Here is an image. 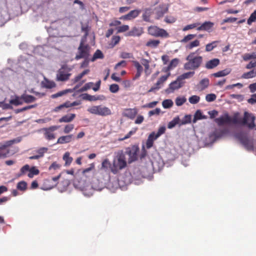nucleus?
Instances as JSON below:
<instances>
[{"label":"nucleus","instance_id":"1","mask_svg":"<svg viewBox=\"0 0 256 256\" xmlns=\"http://www.w3.org/2000/svg\"><path fill=\"white\" fill-rule=\"evenodd\" d=\"M127 166V162L125 154L122 151L118 152L114 158L111 168V172L114 174H117L121 170L126 168Z\"/></svg>","mask_w":256,"mask_h":256},{"label":"nucleus","instance_id":"2","mask_svg":"<svg viewBox=\"0 0 256 256\" xmlns=\"http://www.w3.org/2000/svg\"><path fill=\"white\" fill-rule=\"evenodd\" d=\"M238 113L234 114L232 118H231L230 123L234 124H240L246 125L250 128H253L255 126V117L252 114L246 112L244 113V116L242 118H238Z\"/></svg>","mask_w":256,"mask_h":256},{"label":"nucleus","instance_id":"3","mask_svg":"<svg viewBox=\"0 0 256 256\" xmlns=\"http://www.w3.org/2000/svg\"><path fill=\"white\" fill-rule=\"evenodd\" d=\"M188 62L184 64V68L186 70H194L198 68L202 62L201 56H195L194 52L190 54L186 58Z\"/></svg>","mask_w":256,"mask_h":256},{"label":"nucleus","instance_id":"4","mask_svg":"<svg viewBox=\"0 0 256 256\" xmlns=\"http://www.w3.org/2000/svg\"><path fill=\"white\" fill-rule=\"evenodd\" d=\"M88 111L92 114L102 116H110L112 114L108 108L102 105L92 106L88 109Z\"/></svg>","mask_w":256,"mask_h":256},{"label":"nucleus","instance_id":"5","mask_svg":"<svg viewBox=\"0 0 256 256\" xmlns=\"http://www.w3.org/2000/svg\"><path fill=\"white\" fill-rule=\"evenodd\" d=\"M72 68L66 64H64L58 70L56 74V80L58 81L68 80L71 76L70 72Z\"/></svg>","mask_w":256,"mask_h":256},{"label":"nucleus","instance_id":"6","mask_svg":"<svg viewBox=\"0 0 256 256\" xmlns=\"http://www.w3.org/2000/svg\"><path fill=\"white\" fill-rule=\"evenodd\" d=\"M235 136L247 150H254V146L252 139L249 138L246 134L242 133H238L236 134Z\"/></svg>","mask_w":256,"mask_h":256},{"label":"nucleus","instance_id":"7","mask_svg":"<svg viewBox=\"0 0 256 256\" xmlns=\"http://www.w3.org/2000/svg\"><path fill=\"white\" fill-rule=\"evenodd\" d=\"M78 50V54H76L75 56L76 60L88 58L90 56V47L87 44H84L83 40H81Z\"/></svg>","mask_w":256,"mask_h":256},{"label":"nucleus","instance_id":"8","mask_svg":"<svg viewBox=\"0 0 256 256\" xmlns=\"http://www.w3.org/2000/svg\"><path fill=\"white\" fill-rule=\"evenodd\" d=\"M148 34L155 37L168 38V33L164 29L156 26H151L148 28Z\"/></svg>","mask_w":256,"mask_h":256},{"label":"nucleus","instance_id":"9","mask_svg":"<svg viewBox=\"0 0 256 256\" xmlns=\"http://www.w3.org/2000/svg\"><path fill=\"white\" fill-rule=\"evenodd\" d=\"M139 152V148L138 146H132L126 149V154L128 155V162L130 164L138 160V154Z\"/></svg>","mask_w":256,"mask_h":256},{"label":"nucleus","instance_id":"10","mask_svg":"<svg viewBox=\"0 0 256 256\" xmlns=\"http://www.w3.org/2000/svg\"><path fill=\"white\" fill-rule=\"evenodd\" d=\"M59 126H53L47 128H43L42 131L44 132V136L45 138L48 140H52L55 138V135L53 132L57 130L59 128Z\"/></svg>","mask_w":256,"mask_h":256},{"label":"nucleus","instance_id":"11","mask_svg":"<svg viewBox=\"0 0 256 256\" xmlns=\"http://www.w3.org/2000/svg\"><path fill=\"white\" fill-rule=\"evenodd\" d=\"M170 72H168L166 75L162 76L158 78L157 82L154 86H152L149 90L148 92H152L156 90H159L163 85V84L167 80L168 78L170 76Z\"/></svg>","mask_w":256,"mask_h":256},{"label":"nucleus","instance_id":"12","mask_svg":"<svg viewBox=\"0 0 256 256\" xmlns=\"http://www.w3.org/2000/svg\"><path fill=\"white\" fill-rule=\"evenodd\" d=\"M138 113V110L137 108H125L122 113V115L124 117L128 118L130 120H134Z\"/></svg>","mask_w":256,"mask_h":256},{"label":"nucleus","instance_id":"13","mask_svg":"<svg viewBox=\"0 0 256 256\" xmlns=\"http://www.w3.org/2000/svg\"><path fill=\"white\" fill-rule=\"evenodd\" d=\"M184 84V81H182L179 76L178 77L176 80L172 82L169 84V88L166 91L170 90V92H173L174 90H178L182 88Z\"/></svg>","mask_w":256,"mask_h":256},{"label":"nucleus","instance_id":"14","mask_svg":"<svg viewBox=\"0 0 256 256\" xmlns=\"http://www.w3.org/2000/svg\"><path fill=\"white\" fill-rule=\"evenodd\" d=\"M231 117L228 114H225L224 115L214 119V122L219 126H222L224 124H230Z\"/></svg>","mask_w":256,"mask_h":256},{"label":"nucleus","instance_id":"15","mask_svg":"<svg viewBox=\"0 0 256 256\" xmlns=\"http://www.w3.org/2000/svg\"><path fill=\"white\" fill-rule=\"evenodd\" d=\"M228 132V128H224L222 129H216L211 134L212 137H214L215 140L220 138Z\"/></svg>","mask_w":256,"mask_h":256},{"label":"nucleus","instance_id":"16","mask_svg":"<svg viewBox=\"0 0 256 256\" xmlns=\"http://www.w3.org/2000/svg\"><path fill=\"white\" fill-rule=\"evenodd\" d=\"M61 176L60 174H59L58 176L52 177L50 179H46L44 180V184L48 185L47 188L50 189L55 186L58 184V181Z\"/></svg>","mask_w":256,"mask_h":256},{"label":"nucleus","instance_id":"17","mask_svg":"<svg viewBox=\"0 0 256 256\" xmlns=\"http://www.w3.org/2000/svg\"><path fill=\"white\" fill-rule=\"evenodd\" d=\"M168 8L167 6L164 5H160L156 8V19H160L164 15L167 13L168 12Z\"/></svg>","mask_w":256,"mask_h":256},{"label":"nucleus","instance_id":"18","mask_svg":"<svg viewBox=\"0 0 256 256\" xmlns=\"http://www.w3.org/2000/svg\"><path fill=\"white\" fill-rule=\"evenodd\" d=\"M140 12V10H135L130 12L127 14L122 16L120 19L124 20H131L136 18Z\"/></svg>","mask_w":256,"mask_h":256},{"label":"nucleus","instance_id":"19","mask_svg":"<svg viewBox=\"0 0 256 256\" xmlns=\"http://www.w3.org/2000/svg\"><path fill=\"white\" fill-rule=\"evenodd\" d=\"M144 32L142 28L134 27L126 34L128 36H140Z\"/></svg>","mask_w":256,"mask_h":256},{"label":"nucleus","instance_id":"20","mask_svg":"<svg viewBox=\"0 0 256 256\" xmlns=\"http://www.w3.org/2000/svg\"><path fill=\"white\" fill-rule=\"evenodd\" d=\"M214 24L210 22H205L197 28L198 30H205L209 32L213 27Z\"/></svg>","mask_w":256,"mask_h":256},{"label":"nucleus","instance_id":"21","mask_svg":"<svg viewBox=\"0 0 256 256\" xmlns=\"http://www.w3.org/2000/svg\"><path fill=\"white\" fill-rule=\"evenodd\" d=\"M72 134L61 136L58 139L56 144H64L70 142L72 140Z\"/></svg>","mask_w":256,"mask_h":256},{"label":"nucleus","instance_id":"22","mask_svg":"<svg viewBox=\"0 0 256 256\" xmlns=\"http://www.w3.org/2000/svg\"><path fill=\"white\" fill-rule=\"evenodd\" d=\"M133 64L136 69V73L134 78V80L138 79L140 76L142 71L143 68L140 64L138 61L134 60L132 62Z\"/></svg>","mask_w":256,"mask_h":256},{"label":"nucleus","instance_id":"23","mask_svg":"<svg viewBox=\"0 0 256 256\" xmlns=\"http://www.w3.org/2000/svg\"><path fill=\"white\" fill-rule=\"evenodd\" d=\"M220 61L218 58H214L208 61L206 64V68L207 69H212L216 68L220 64Z\"/></svg>","mask_w":256,"mask_h":256},{"label":"nucleus","instance_id":"24","mask_svg":"<svg viewBox=\"0 0 256 256\" xmlns=\"http://www.w3.org/2000/svg\"><path fill=\"white\" fill-rule=\"evenodd\" d=\"M10 104L15 106L22 105L23 104L22 95L21 96H14L13 98L10 100Z\"/></svg>","mask_w":256,"mask_h":256},{"label":"nucleus","instance_id":"25","mask_svg":"<svg viewBox=\"0 0 256 256\" xmlns=\"http://www.w3.org/2000/svg\"><path fill=\"white\" fill-rule=\"evenodd\" d=\"M76 118V114H68L62 116L58 120L60 122H72Z\"/></svg>","mask_w":256,"mask_h":256},{"label":"nucleus","instance_id":"26","mask_svg":"<svg viewBox=\"0 0 256 256\" xmlns=\"http://www.w3.org/2000/svg\"><path fill=\"white\" fill-rule=\"evenodd\" d=\"M8 147L7 144H0V158H6L9 154V150L7 148Z\"/></svg>","mask_w":256,"mask_h":256},{"label":"nucleus","instance_id":"27","mask_svg":"<svg viewBox=\"0 0 256 256\" xmlns=\"http://www.w3.org/2000/svg\"><path fill=\"white\" fill-rule=\"evenodd\" d=\"M154 132H152L150 134L146 142V147L148 149L151 148L154 144V141L156 138L154 136Z\"/></svg>","mask_w":256,"mask_h":256},{"label":"nucleus","instance_id":"28","mask_svg":"<svg viewBox=\"0 0 256 256\" xmlns=\"http://www.w3.org/2000/svg\"><path fill=\"white\" fill-rule=\"evenodd\" d=\"M63 160L64 161L65 166H69L72 162L73 158L70 156V154L67 152L64 153L62 157Z\"/></svg>","mask_w":256,"mask_h":256},{"label":"nucleus","instance_id":"29","mask_svg":"<svg viewBox=\"0 0 256 256\" xmlns=\"http://www.w3.org/2000/svg\"><path fill=\"white\" fill-rule=\"evenodd\" d=\"M179 62V60L175 58L171 60L168 66L166 68L165 72H168L176 68Z\"/></svg>","mask_w":256,"mask_h":256},{"label":"nucleus","instance_id":"30","mask_svg":"<svg viewBox=\"0 0 256 256\" xmlns=\"http://www.w3.org/2000/svg\"><path fill=\"white\" fill-rule=\"evenodd\" d=\"M22 98L23 100V103L25 102L26 104L32 102L36 100V98L32 96L23 94H22Z\"/></svg>","mask_w":256,"mask_h":256},{"label":"nucleus","instance_id":"31","mask_svg":"<svg viewBox=\"0 0 256 256\" xmlns=\"http://www.w3.org/2000/svg\"><path fill=\"white\" fill-rule=\"evenodd\" d=\"M256 76V68L253 69L252 70L245 72L242 76V78L248 79L253 78Z\"/></svg>","mask_w":256,"mask_h":256},{"label":"nucleus","instance_id":"32","mask_svg":"<svg viewBox=\"0 0 256 256\" xmlns=\"http://www.w3.org/2000/svg\"><path fill=\"white\" fill-rule=\"evenodd\" d=\"M220 42V41L218 40H216L213 41L210 43L208 44L206 46V51L208 52H211L212 50L214 48H216L218 44Z\"/></svg>","mask_w":256,"mask_h":256},{"label":"nucleus","instance_id":"33","mask_svg":"<svg viewBox=\"0 0 256 256\" xmlns=\"http://www.w3.org/2000/svg\"><path fill=\"white\" fill-rule=\"evenodd\" d=\"M160 44V41L159 40H150L147 42L146 46L151 48H156Z\"/></svg>","mask_w":256,"mask_h":256},{"label":"nucleus","instance_id":"34","mask_svg":"<svg viewBox=\"0 0 256 256\" xmlns=\"http://www.w3.org/2000/svg\"><path fill=\"white\" fill-rule=\"evenodd\" d=\"M104 58V54L100 50H97L91 58V62H94L97 59H102Z\"/></svg>","mask_w":256,"mask_h":256},{"label":"nucleus","instance_id":"35","mask_svg":"<svg viewBox=\"0 0 256 256\" xmlns=\"http://www.w3.org/2000/svg\"><path fill=\"white\" fill-rule=\"evenodd\" d=\"M70 107H72V102H70L69 101H67L66 102H64V104H62L56 107L54 109L53 111L54 112H58L60 110H62V108H70Z\"/></svg>","mask_w":256,"mask_h":256},{"label":"nucleus","instance_id":"36","mask_svg":"<svg viewBox=\"0 0 256 256\" xmlns=\"http://www.w3.org/2000/svg\"><path fill=\"white\" fill-rule=\"evenodd\" d=\"M230 72L229 69H225L219 71L217 72L214 73L212 75L216 78L226 76Z\"/></svg>","mask_w":256,"mask_h":256},{"label":"nucleus","instance_id":"37","mask_svg":"<svg viewBox=\"0 0 256 256\" xmlns=\"http://www.w3.org/2000/svg\"><path fill=\"white\" fill-rule=\"evenodd\" d=\"M205 118H206V116L202 115L200 110H198L194 114L192 122L195 123L198 120Z\"/></svg>","mask_w":256,"mask_h":256},{"label":"nucleus","instance_id":"38","mask_svg":"<svg viewBox=\"0 0 256 256\" xmlns=\"http://www.w3.org/2000/svg\"><path fill=\"white\" fill-rule=\"evenodd\" d=\"M82 98L85 100L89 101H96L100 100V96H91L88 94H82Z\"/></svg>","mask_w":256,"mask_h":256},{"label":"nucleus","instance_id":"39","mask_svg":"<svg viewBox=\"0 0 256 256\" xmlns=\"http://www.w3.org/2000/svg\"><path fill=\"white\" fill-rule=\"evenodd\" d=\"M200 44V42L198 40H196L186 46V48L188 50H192L194 48L197 47Z\"/></svg>","mask_w":256,"mask_h":256},{"label":"nucleus","instance_id":"40","mask_svg":"<svg viewBox=\"0 0 256 256\" xmlns=\"http://www.w3.org/2000/svg\"><path fill=\"white\" fill-rule=\"evenodd\" d=\"M28 172H29L28 174V176L30 178H32L34 176L38 175L39 174L40 171L35 166H32L31 168H30Z\"/></svg>","mask_w":256,"mask_h":256},{"label":"nucleus","instance_id":"41","mask_svg":"<svg viewBox=\"0 0 256 256\" xmlns=\"http://www.w3.org/2000/svg\"><path fill=\"white\" fill-rule=\"evenodd\" d=\"M72 90H71L70 89H66V90H62V91H60V92H58L56 93V94H53L51 96V98H57L58 97H60V96H62L66 94H68V92H71Z\"/></svg>","mask_w":256,"mask_h":256},{"label":"nucleus","instance_id":"42","mask_svg":"<svg viewBox=\"0 0 256 256\" xmlns=\"http://www.w3.org/2000/svg\"><path fill=\"white\" fill-rule=\"evenodd\" d=\"M210 81L208 78H205L202 80L199 84V86L200 87V88L202 90H203L205 88H206L209 85Z\"/></svg>","mask_w":256,"mask_h":256},{"label":"nucleus","instance_id":"43","mask_svg":"<svg viewBox=\"0 0 256 256\" xmlns=\"http://www.w3.org/2000/svg\"><path fill=\"white\" fill-rule=\"evenodd\" d=\"M28 184L25 181H20L17 184L16 188L18 190L24 192L27 189Z\"/></svg>","mask_w":256,"mask_h":256},{"label":"nucleus","instance_id":"44","mask_svg":"<svg viewBox=\"0 0 256 256\" xmlns=\"http://www.w3.org/2000/svg\"><path fill=\"white\" fill-rule=\"evenodd\" d=\"M180 121V118L178 116L175 117L173 118V120L170 122L168 124V128H172L174 127L177 124L179 123Z\"/></svg>","mask_w":256,"mask_h":256},{"label":"nucleus","instance_id":"45","mask_svg":"<svg viewBox=\"0 0 256 256\" xmlns=\"http://www.w3.org/2000/svg\"><path fill=\"white\" fill-rule=\"evenodd\" d=\"M112 164L110 162L108 158L104 160L102 163V168L107 170L109 168L111 171Z\"/></svg>","mask_w":256,"mask_h":256},{"label":"nucleus","instance_id":"46","mask_svg":"<svg viewBox=\"0 0 256 256\" xmlns=\"http://www.w3.org/2000/svg\"><path fill=\"white\" fill-rule=\"evenodd\" d=\"M30 170V166L28 164H26L23 166L20 170V172L17 174L18 177H20L26 174Z\"/></svg>","mask_w":256,"mask_h":256},{"label":"nucleus","instance_id":"47","mask_svg":"<svg viewBox=\"0 0 256 256\" xmlns=\"http://www.w3.org/2000/svg\"><path fill=\"white\" fill-rule=\"evenodd\" d=\"M194 74V72H189L182 74V75L178 76L179 78L182 81H184V79L192 77Z\"/></svg>","mask_w":256,"mask_h":256},{"label":"nucleus","instance_id":"48","mask_svg":"<svg viewBox=\"0 0 256 256\" xmlns=\"http://www.w3.org/2000/svg\"><path fill=\"white\" fill-rule=\"evenodd\" d=\"M166 127L164 126H162L159 128L158 131L156 133L154 132V136L155 137V138H159L161 135L164 134L166 132Z\"/></svg>","mask_w":256,"mask_h":256},{"label":"nucleus","instance_id":"49","mask_svg":"<svg viewBox=\"0 0 256 256\" xmlns=\"http://www.w3.org/2000/svg\"><path fill=\"white\" fill-rule=\"evenodd\" d=\"M22 140V137L20 136V137H18L14 139L6 141L5 142V143L7 144V146H10L14 144H16V143H18V142H20Z\"/></svg>","mask_w":256,"mask_h":256},{"label":"nucleus","instance_id":"50","mask_svg":"<svg viewBox=\"0 0 256 256\" xmlns=\"http://www.w3.org/2000/svg\"><path fill=\"white\" fill-rule=\"evenodd\" d=\"M22 140V137L20 136V137H18L14 139L6 141L5 142V143L7 144V146H10L14 144H16V143H18V142H20Z\"/></svg>","mask_w":256,"mask_h":256},{"label":"nucleus","instance_id":"51","mask_svg":"<svg viewBox=\"0 0 256 256\" xmlns=\"http://www.w3.org/2000/svg\"><path fill=\"white\" fill-rule=\"evenodd\" d=\"M162 105L164 108H168L172 106L173 102L171 100H165L162 102Z\"/></svg>","mask_w":256,"mask_h":256},{"label":"nucleus","instance_id":"52","mask_svg":"<svg viewBox=\"0 0 256 256\" xmlns=\"http://www.w3.org/2000/svg\"><path fill=\"white\" fill-rule=\"evenodd\" d=\"M196 36V34H189L187 36H185L181 40L180 42L182 43H186L188 41L192 40Z\"/></svg>","mask_w":256,"mask_h":256},{"label":"nucleus","instance_id":"53","mask_svg":"<svg viewBox=\"0 0 256 256\" xmlns=\"http://www.w3.org/2000/svg\"><path fill=\"white\" fill-rule=\"evenodd\" d=\"M192 121V116L190 115H186L184 118L180 122V125H184L190 124Z\"/></svg>","mask_w":256,"mask_h":256},{"label":"nucleus","instance_id":"54","mask_svg":"<svg viewBox=\"0 0 256 256\" xmlns=\"http://www.w3.org/2000/svg\"><path fill=\"white\" fill-rule=\"evenodd\" d=\"M186 100L184 97H177L176 99L175 102L177 106H182Z\"/></svg>","mask_w":256,"mask_h":256},{"label":"nucleus","instance_id":"55","mask_svg":"<svg viewBox=\"0 0 256 256\" xmlns=\"http://www.w3.org/2000/svg\"><path fill=\"white\" fill-rule=\"evenodd\" d=\"M48 148H47L42 147L36 150L37 155L40 158L44 156V154L48 152Z\"/></svg>","mask_w":256,"mask_h":256},{"label":"nucleus","instance_id":"56","mask_svg":"<svg viewBox=\"0 0 256 256\" xmlns=\"http://www.w3.org/2000/svg\"><path fill=\"white\" fill-rule=\"evenodd\" d=\"M200 100V96L196 95L192 96L188 99L189 102L192 104H196L199 102Z\"/></svg>","mask_w":256,"mask_h":256},{"label":"nucleus","instance_id":"57","mask_svg":"<svg viewBox=\"0 0 256 256\" xmlns=\"http://www.w3.org/2000/svg\"><path fill=\"white\" fill-rule=\"evenodd\" d=\"M150 62L146 59L142 58L141 60V63L144 67L145 72H147L150 68Z\"/></svg>","mask_w":256,"mask_h":256},{"label":"nucleus","instance_id":"58","mask_svg":"<svg viewBox=\"0 0 256 256\" xmlns=\"http://www.w3.org/2000/svg\"><path fill=\"white\" fill-rule=\"evenodd\" d=\"M130 28V27L128 25H122V26H120L117 27V32L121 33L124 32L128 31Z\"/></svg>","mask_w":256,"mask_h":256},{"label":"nucleus","instance_id":"59","mask_svg":"<svg viewBox=\"0 0 256 256\" xmlns=\"http://www.w3.org/2000/svg\"><path fill=\"white\" fill-rule=\"evenodd\" d=\"M120 57L124 59L134 58L133 54L132 53L127 52H121L120 54Z\"/></svg>","mask_w":256,"mask_h":256},{"label":"nucleus","instance_id":"60","mask_svg":"<svg viewBox=\"0 0 256 256\" xmlns=\"http://www.w3.org/2000/svg\"><path fill=\"white\" fill-rule=\"evenodd\" d=\"M216 96L214 94H208L206 96V100L208 102H212L216 100Z\"/></svg>","mask_w":256,"mask_h":256},{"label":"nucleus","instance_id":"61","mask_svg":"<svg viewBox=\"0 0 256 256\" xmlns=\"http://www.w3.org/2000/svg\"><path fill=\"white\" fill-rule=\"evenodd\" d=\"M256 20V12H253L250 16V18L248 20L247 23L250 25L252 22H254Z\"/></svg>","mask_w":256,"mask_h":256},{"label":"nucleus","instance_id":"62","mask_svg":"<svg viewBox=\"0 0 256 256\" xmlns=\"http://www.w3.org/2000/svg\"><path fill=\"white\" fill-rule=\"evenodd\" d=\"M94 85L92 82H89L84 84V86L80 89V92H84L90 89Z\"/></svg>","mask_w":256,"mask_h":256},{"label":"nucleus","instance_id":"63","mask_svg":"<svg viewBox=\"0 0 256 256\" xmlns=\"http://www.w3.org/2000/svg\"><path fill=\"white\" fill-rule=\"evenodd\" d=\"M74 128V126L72 124L66 125L64 129V132L65 134H68Z\"/></svg>","mask_w":256,"mask_h":256},{"label":"nucleus","instance_id":"64","mask_svg":"<svg viewBox=\"0 0 256 256\" xmlns=\"http://www.w3.org/2000/svg\"><path fill=\"white\" fill-rule=\"evenodd\" d=\"M119 90V86L117 84H112L110 86V90L112 93H116Z\"/></svg>","mask_w":256,"mask_h":256}]
</instances>
